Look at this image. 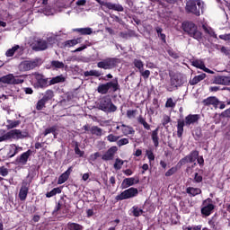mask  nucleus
<instances>
[{
  "instance_id": "30",
  "label": "nucleus",
  "mask_w": 230,
  "mask_h": 230,
  "mask_svg": "<svg viewBox=\"0 0 230 230\" xmlns=\"http://www.w3.org/2000/svg\"><path fill=\"white\" fill-rule=\"evenodd\" d=\"M73 31H77V33H80L81 35H91V33H93V29L90 27L77 28L74 29Z\"/></svg>"
},
{
  "instance_id": "20",
  "label": "nucleus",
  "mask_w": 230,
  "mask_h": 230,
  "mask_svg": "<svg viewBox=\"0 0 230 230\" xmlns=\"http://www.w3.org/2000/svg\"><path fill=\"white\" fill-rule=\"evenodd\" d=\"M73 172V167H69L65 172H63L58 180V184H64L67 179H69V176L71 175V172Z\"/></svg>"
},
{
  "instance_id": "32",
  "label": "nucleus",
  "mask_w": 230,
  "mask_h": 230,
  "mask_svg": "<svg viewBox=\"0 0 230 230\" xmlns=\"http://www.w3.org/2000/svg\"><path fill=\"white\" fill-rule=\"evenodd\" d=\"M204 78H206V74H201V75H196L194 78H192L190 81V84L197 85V84H199V82H202V80H204Z\"/></svg>"
},
{
  "instance_id": "39",
  "label": "nucleus",
  "mask_w": 230,
  "mask_h": 230,
  "mask_svg": "<svg viewBox=\"0 0 230 230\" xmlns=\"http://www.w3.org/2000/svg\"><path fill=\"white\" fill-rule=\"evenodd\" d=\"M54 97H55V93H53V90H47L42 98L45 101L49 102V100H53Z\"/></svg>"
},
{
  "instance_id": "63",
  "label": "nucleus",
  "mask_w": 230,
  "mask_h": 230,
  "mask_svg": "<svg viewBox=\"0 0 230 230\" xmlns=\"http://www.w3.org/2000/svg\"><path fill=\"white\" fill-rule=\"evenodd\" d=\"M194 181L196 182H202V176L196 172L194 176Z\"/></svg>"
},
{
  "instance_id": "22",
  "label": "nucleus",
  "mask_w": 230,
  "mask_h": 230,
  "mask_svg": "<svg viewBox=\"0 0 230 230\" xmlns=\"http://www.w3.org/2000/svg\"><path fill=\"white\" fill-rule=\"evenodd\" d=\"M104 6H106V8H109V10H115V12H123L124 10L123 5L119 4H113L111 2L105 3Z\"/></svg>"
},
{
  "instance_id": "4",
  "label": "nucleus",
  "mask_w": 230,
  "mask_h": 230,
  "mask_svg": "<svg viewBox=\"0 0 230 230\" xmlns=\"http://www.w3.org/2000/svg\"><path fill=\"white\" fill-rule=\"evenodd\" d=\"M98 109L103 112H116L118 107L112 103V100L109 96L101 98L98 102Z\"/></svg>"
},
{
  "instance_id": "16",
  "label": "nucleus",
  "mask_w": 230,
  "mask_h": 230,
  "mask_svg": "<svg viewBox=\"0 0 230 230\" xmlns=\"http://www.w3.org/2000/svg\"><path fill=\"white\" fill-rule=\"evenodd\" d=\"M217 85H230V76L217 75L214 79Z\"/></svg>"
},
{
  "instance_id": "3",
  "label": "nucleus",
  "mask_w": 230,
  "mask_h": 230,
  "mask_svg": "<svg viewBox=\"0 0 230 230\" xmlns=\"http://www.w3.org/2000/svg\"><path fill=\"white\" fill-rule=\"evenodd\" d=\"M119 89V84L118 78L113 79L111 82L99 84L97 93L100 94H107V93H116Z\"/></svg>"
},
{
  "instance_id": "55",
  "label": "nucleus",
  "mask_w": 230,
  "mask_h": 230,
  "mask_svg": "<svg viewBox=\"0 0 230 230\" xmlns=\"http://www.w3.org/2000/svg\"><path fill=\"white\" fill-rule=\"evenodd\" d=\"M55 130H57L55 127L49 128L45 129L44 136H48V134H54V137H57L55 135Z\"/></svg>"
},
{
  "instance_id": "33",
  "label": "nucleus",
  "mask_w": 230,
  "mask_h": 230,
  "mask_svg": "<svg viewBox=\"0 0 230 230\" xmlns=\"http://www.w3.org/2000/svg\"><path fill=\"white\" fill-rule=\"evenodd\" d=\"M62 82H66V77L64 75H57L50 79L49 84L55 85V84H61Z\"/></svg>"
},
{
  "instance_id": "53",
  "label": "nucleus",
  "mask_w": 230,
  "mask_h": 230,
  "mask_svg": "<svg viewBox=\"0 0 230 230\" xmlns=\"http://www.w3.org/2000/svg\"><path fill=\"white\" fill-rule=\"evenodd\" d=\"M47 42H48V46H53V44L57 43V37H55V36H49Z\"/></svg>"
},
{
  "instance_id": "43",
  "label": "nucleus",
  "mask_w": 230,
  "mask_h": 230,
  "mask_svg": "<svg viewBox=\"0 0 230 230\" xmlns=\"http://www.w3.org/2000/svg\"><path fill=\"white\" fill-rule=\"evenodd\" d=\"M84 76H102V73L98 70H90L84 72Z\"/></svg>"
},
{
  "instance_id": "46",
  "label": "nucleus",
  "mask_w": 230,
  "mask_h": 230,
  "mask_svg": "<svg viewBox=\"0 0 230 230\" xmlns=\"http://www.w3.org/2000/svg\"><path fill=\"white\" fill-rule=\"evenodd\" d=\"M192 66H194V67H197L198 69H202V71H204V68L206 67V65H204L201 60H194L192 62Z\"/></svg>"
},
{
  "instance_id": "48",
  "label": "nucleus",
  "mask_w": 230,
  "mask_h": 230,
  "mask_svg": "<svg viewBox=\"0 0 230 230\" xmlns=\"http://www.w3.org/2000/svg\"><path fill=\"white\" fill-rule=\"evenodd\" d=\"M106 139L110 142V143H116V141L118 142V140L119 139V137L113 135V134H110L106 137Z\"/></svg>"
},
{
  "instance_id": "12",
  "label": "nucleus",
  "mask_w": 230,
  "mask_h": 230,
  "mask_svg": "<svg viewBox=\"0 0 230 230\" xmlns=\"http://www.w3.org/2000/svg\"><path fill=\"white\" fill-rule=\"evenodd\" d=\"M203 208H201V213L205 217H209L211 215L213 209H215V205L211 203V199H208L203 202Z\"/></svg>"
},
{
  "instance_id": "17",
  "label": "nucleus",
  "mask_w": 230,
  "mask_h": 230,
  "mask_svg": "<svg viewBox=\"0 0 230 230\" xmlns=\"http://www.w3.org/2000/svg\"><path fill=\"white\" fill-rule=\"evenodd\" d=\"M19 152H22V147L15 144L9 146V152L7 154L8 157H15Z\"/></svg>"
},
{
  "instance_id": "35",
  "label": "nucleus",
  "mask_w": 230,
  "mask_h": 230,
  "mask_svg": "<svg viewBox=\"0 0 230 230\" xmlns=\"http://www.w3.org/2000/svg\"><path fill=\"white\" fill-rule=\"evenodd\" d=\"M66 227L68 230H84V226L78 223L68 222Z\"/></svg>"
},
{
  "instance_id": "18",
  "label": "nucleus",
  "mask_w": 230,
  "mask_h": 230,
  "mask_svg": "<svg viewBox=\"0 0 230 230\" xmlns=\"http://www.w3.org/2000/svg\"><path fill=\"white\" fill-rule=\"evenodd\" d=\"M204 105H213L215 109H218V105H220V101L217 97H208L203 101Z\"/></svg>"
},
{
  "instance_id": "2",
  "label": "nucleus",
  "mask_w": 230,
  "mask_h": 230,
  "mask_svg": "<svg viewBox=\"0 0 230 230\" xmlns=\"http://www.w3.org/2000/svg\"><path fill=\"white\" fill-rule=\"evenodd\" d=\"M183 31L188 33L189 37H192L196 40L202 39V32L199 31L196 24L191 22H184L181 25Z\"/></svg>"
},
{
  "instance_id": "60",
  "label": "nucleus",
  "mask_w": 230,
  "mask_h": 230,
  "mask_svg": "<svg viewBox=\"0 0 230 230\" xmlns=\"http://www.w3.org/2000/svg\"><path fill=\"white\" fill-rule=\"evenodd\" d=\"M111 18L115 21V22H119V24H123V20L119 17L116 16L115 14H111Z\"/></svg>"
},
{
  "instance_id": "50",
  "label": "nucleus",
  "mask_w": 230,
  "mask_h": 230,
  "mask_svg": "<svg viewBox=\"0 0 230 230\" xmlns=\"http://www.w3.org/2000/svg\"><path fill=\"white\" fill-rule=\"evenodd\" d=\"M43 13L45 15H55L56 11L53 8H50L49 6L46 7L43 11Z\"/></svg>"
},
{
  "instance_id": "36",
  "label": "nucleus",
  "mask_w": 230,
  "mask_h": 230,
  "mask_svg": "<svg viewBox=\"0 0 230 230\" xmlns=\"http://www.w3.org/2000/svg\"><path fill=\"white\" fill-rule=\"evenodd\" d=\"M133 66L138 69V71H143V69H145V63H143V61L141 59H137V58H135L133 60Z\"/></svg>"
},
{
  "instance_id": "34",
  "label": "nucleus",
  "mask_w": 230,
  "mask_h": 230,
  "mask_svg": "<svg viewBox=\"0 0 230 230\" xmlns=\"http://www.w3.org/2000/svg\"><path fill=\"white\" fill-rule=\"evenodd\" d=\"M20 125L21 120L7 119L6 128H8V130H11L12 128H16V127H19Z\"/></svg>"
},
{
  "instance_id": "64",
  "label": "nucleus",
  "mask_w": 230,
  "mask_h": 230,
  "mask_svg": "<svg viewBox=\"0 0 230 230\" xmlns=\"http://www.w3.org/2000/svg\"><path fill=\"white\" fill-rule=\"evenodd\" d=\"M219 39H221L222 40H230V34L219 35Z\"/></svg>"
},
{
  "instance_id": "45",
  "label": "nucleus",
  "mask_w": 230,
  "mask_h": 230,
  "mask_svg": "<svg viewBox=\"0 0 230 230\" xmlns=\"http://www.w3.org/2000/svg\"><path fill=\"white\" fill-rule=\"evenodd\" d=\"M175 105H177V102L173 101L172 98H168L165 102L166 109H174Z\"/></svg>"
},
{
  "instance_id": "61",
  "label": "nucleus",
  "mask_w": 230,
  "mask_h": 230,
  "mask_svg": "<svg viewBox=\"0 0 230 230\" xmlns=\"http://www.w3.org/2000/svg\"><path fill=\"white\" fill-rule=\"evenodd\" d=\"M75 152L76 155H78L79 157L84 156V152L82 150H80V147H78V146H75Z\"/></svg>"
},
{
  "instance_id": "25",
  "label": "nucleus",
  "mask_w": 230,
  "mask_h": 230,
  "mask_svg": "<svg viewBox=\"0 0 230 230\" xmlns=\"http://www.w3.org/2000/svg\"><path fill=\"white\" fill-rule=\"evenodd\" d=\"M152 141L155 147L159 146V128H156L151 134Z\"/></svg>"
},
{
  "instance_id": "40",
  "label": "nucleus",
  "mask_w": 230,
  "mask_h": 230,
  "mask_svg": "<svg viewBox=\"0 0 230 230\" xmlns=\"http://www.w3.org/2000/svg\"><path fill=\"white\" fill-rule=\"evenodd\" d=\"M91 132L94 136H99V137H101L103 134V130L101 128L97 127V126H93L91 128Z\"/></svg>"
},
{
  "instance_id": "5",
  "label": "nucleus",
  "mask_w": 230,
  "mask_h": 230,
  "mask_svg": "<svg viewBox=\"0 0 230 230\" xmlns=\"http://www.w3.org/2000/svg\"><path fill=\"white\" fill-rule=\"evenodd\" d=\"M119 59L116 58H107L97 63L99 69H114L118 66Z\"/></svg>"
},
{
  "instance_id": "27",
  "label": "nucleus",
  "mask_w": 230,
  "mask_h": 230,
  "mask_svg": "<svg viewBox=\"0 0 230 230\" xmlns=\"http://www.w3.org/2000/svg\"><path fill=\"white\" fill-rule=\"evenodd\" d=\"M199 158V151H192L189 155L185 157L187 163H195Z\"/></svg>"
},
{
  "instance_id": "19",
  "label": "nucleus",
  "mask_w": 230,
  "mask_h": 230,
  "mask_svg": "<svg viewBox=\"0 0 230 230\" xmlns=\"http://www.w3.org/2000/svg\"><path fill=\"white\" fill-rule=\"evenodd\" d=\"M145 213V210L143 208H139V206L135 205L129 209V215L130 217H141Z\"/></svg>"
},
{
  "instance_id": "13",
  "label": "nucleus",
  "mask_w": 230,
  "mask_h": 230,
  "mask_svg": "<svg viewBox=\"0 0 230 230\" xmlns=\"http://www.w3.org/2000/svg\"><path fill=\"white\" fill-rule=\"evenodd\" d=\"M118 153V146H113L110 147L105 154L102 156V161H112Z\"/></svg>"
},
{
  "instance_id": "14",
  "label": "nucleus",
  "mask_w": 230,
  "mask_h": 230,
  "mask_svg": "<svg viewBox=\"0 0 230 230\" xmlns=\"http://www.w3.org/2000/svg\"><path fill=\"white\" fill-rule=\"evenodd\" d=\"M48 48H49L48 41L42 39L37 40L32 46V49L34 51H44L48 49Z\"/></svg>"
},
{
  "instance_id": "44",
  "label": "nucleus",
  "mask_w": 230,
  "mask_h": 230,
  "mask_svg": "<svg viewBox=\"0 0 230 230\" xmlns=\"http://www.w3.org/2000/svg\"><path fill=\"white\" fill-rule=\"evenodd\" d=\"M123 164H125V162L119 158H117L113 164V168H115V170H121Z\"/></svg>"
},
{
  "instance_id": "41",
  "label": "nucleus",
  "mask_w": 230,
  "mask_h": 230,
  "mask_svg": "<svg viewBox=\"0 0 230 230\" xmlns=\"http://www.w3.org/2000/svg\"><path fill=\"white\" fill-rule=\"evenodd\" d=\"M21 47L19 45H15L14 47H13L12 49H9L6 52H5V57H13V55H15V52L17 51V49H19Z\"/></svg>"
},
{
  "instance_id": "54",
  "label": "nucleus",
  "mask_w": 230,
  "mask_h": 230,
  "mask_svg": "<svg viewBox=\"0 0 230 230\" xmlns=\"http://www.w3.org/2000/svg\"><path fill=\"white\" fill-rule=\"evenodd\" d=\"M118 146H124V145H128V138H121L117 140Z\"/></svg>"
},
{
  "instance_id": "29",
  "label": "nucleus",
  "mask_w": 230,
  "mask_h": 230,
  "mask_svg": "<svg viewBox=\"0 0 230 230\" xmlns=\"http://www.w3.org/2000/svg\"><path fill=\"white\" fill-rule=\"evenodd\" d=\"M137 182H139V179L132 177L124 179L122 184H124L126 188H128L129 186H134V184H137Z\"/></svg>"
},
{
  "instance_id": "7",
  "label": "nucleus",
  "mask_w": 230,
  "mask_h": 230,
  "mask_svg": "<svg viewBox=\"0 0 230 230\" xmlns=\"http://www.w3.org/2000/svg\"><path fill=\"white\" fill-rule=\"evenodd\" d=\"M31 181H23L22 182L18 197L22 202H24L28 199V193H30Z\"/></svg>"
},
{
  "instance_id": "21",
  "label": "nucleus",
  "mask_w": 230,
  "mask_h": 230,
  "mask_svg": "<svg viewBox=\"0 0 230 230\" xmlns=\"http://www.w3.org/2000/svg\"><path fill=\"white\" fill-rule=\"evenodd\" d=\"M121 132L124 136H134L136 130L131 126L121 124Z\"/></svg>"
},
{
  "instance_id": "11",
  "label": "nucleus",
  "mask_w": 230,
  "mask_h": 230,
  "mask_svg": "<svg viewBox=\"0 0 230 230\" xmlns=\"http://www.w3.org/2000/svg\"><path fill=\"white\" fill-rule=\"evenodd\" d=\"M39 66V61L31 60V61H22L19 67L21 71H31V69H35Z\"/></svg>"
},
{
  "instance_id": "23",
  "label": "nucleus",
  "mask_w": 230,
  "mask_h": 230,
  "mask_svg": "<svg viewBox=\"0 0 230 230\" xmlns=\"http://www.w3.org/2000/svg\"><path fill=\"white\" fill-rule=\"evenodd\" d=\"M199 117L197 114L188 115L185 118V125H186V127H190V125H194V123H197V121H199Z\"/></svg>"
},
{
  "instance_id": "6",
  "label": "nucleus",
  "mask_w": 230,
  "mask_h": 230,
  "mask_svg": "<svg viewBox=\"0 0 230 230\" xmlns=\"http://www.w3.org/2000/svg\"><path fill=\"white\" fill-rule=\"evenodd\" d=\"M137 193H139L137 189L131 187L116 196V200H127L128 199H133V197H137Z\"/></svg>"
},
{
  "instance_id": "1",
  "label": "nucleus",
  "mask_w": 230,
  "mask_h": 230,
  "mask_svg": "<svg viewBox=\"0 0 230 230\" xmlns=\"http://www.w3.org/2000/svg\"><path fill=\"white\" fill-rule=\"evenodd\" d=\"M185 10L188 13H193L199 17L200 11L204 13V10H206V4L202 0H189L186 3Z\"/></svg>"
},
{
  "instance_id": "51",
  "label": "nucleus",
  "mask_w": 230,
  "mask_h": 230,
  "mask_svg": "<svg viewBox=\"0 0 230 230\" xmlns=\"http://www.w3.org/2000/svg\"><path fill=\"white\" fill-rule=\"evenodd\" d=\"M175 173H177V167H172L165 172V177H172Z\"/></svg>"
},
{
  "instance_id": "9",
  "label": "nucleus",
  "mask_w": 230,
  "mask_h": 230,
  "mask_svg": "<svg viewBox=\"0 0 230 230\" xmlns=\"http://www.w3.org/2000/svg\"><path fill=\"white\" fill-rule=\"evenodd\" d=\"M9 134L11 136V139H15L16 141H19V139H24V137H28V136H30V133L26 129H12L9 131Z\"/></svg>"
},
{
  "instance_id": "62",
  "label": "nucleus",
  "mask_w": 230,
  "mask_h": 230,
  "mask_svg": "<svg viewBox=\"0 0 230 230\" xmlns=\"http://www.w3.org/2000/svg\"><path fill=\"white\" fill-rule=\"evenodd\" d=\"M0 175H2V177H6V175H8V169H6L4 167H1L0 168Z\"/></svg>"
},
{
  "instance_id": "59",
  "label": "nucleus",
  "mask_w": 230,
  "mask_h": 230,
  "mask_svg": "<svg viewBox=\"0 0 230 230\" xmlns=\"http://www.w3.org/2000/svg\"><path fill=\"white\" fill-rule=\"evenodd\" d=\"M169 122H170V116L164 115V118H163V120H162V125L164 127H166V125H168Z\"/></svg>"
},
{
  "instance_id": "42",
  "label": "nucleus",
  "mask_w": 230,
  "mask_h": 230,
  "mask_svg": "<svg viewBox=\"0 0 230 230\" xmlns=\"http://www.w3.org/2000/svg\"><path fill=\"white\" fill-rule=\"evenodd\" d=\"M202 28L204 31H206V33H208V35H210V37H214V39H217V33H215V31H213L211 27H207L206 24H203Z\"/></svg>"
},
{
  "instance_id": "31",
  "label": "nucleus",
  "mask_w": 230,
  "mask_h": 230,
  "mask_svg": "<svg viewBox=\"0 0 230 230\" xmlns=\"http://www.w3.org/2000/svg\"><path fill=\"white\" fill-rule=\"evenodd\" d=\"M184 125H186V122H184V120H178V124H177L178 137H182V133L184 132Z\"/></svg>"
},
{
  "instance_id": "8",
  "label": "nucleus",
  "mask_w": 230,
  "mask_h": 230,
  "mask_svg": "<svg viewBox=\"0 0 230 230\" xmlns=\"http://www.w3.org/2000/svg\"><path fill=\"white\" fill-rule=\"evenodd\" d=\"M0 82H2V84H8L11 85H15V84H22V82H24V80H22L19 77H15L12 74H9L7 75L1 77Z\"/></svg>"
},
{
  "instance_id": "57",
  "label": "nucleus",
  "mask_w": 230,
  "mask_h": 230,
  "mask_svg": "<svg viewBox=\"0 0 230 230\" xmlns=\"http://www.w3.org/2000/svg\"><path fill=\"white\" fill-rule=\"evenodd\" d=\"M141 76L143 78L146 79L150 77V70H145V68L142 69V71L139 72Z\"/></svg>"
},
{
  "instance_id": "38",
  "label": "nucleus",
  "mask_w": 230,
  "mask_h": 230,
  "mask_svg": "<svg viewBox=\"0 0 230 230\" xmlns=\"http://www.w3.org/2000/svg\"><path fill=\"white\" fill-rule=\"evenodd\" d=\"M59 193H62V189L60 188H54L52 190L49 192L46 193L47 199H51V197H55V195H58Z\"/></svg>"
},
{
  "instance_id": "15",
  "label": "nucleus",
  "mask_w": 230,
  "mask_h": 230,
  "mask_svg": "<svg viewBox=\"0 0 230 230\" xmlns=\"http://www.w3.org/2000/svg\"><path fill=\"white\" fill-rule=\"evenodd\" d=\"M33 77L34 80H36L37 87H40V89L48 87V79L44 78V75L36 73L33 75Z\"/></svg>"
},
{
  "instance_id": "58",
  "label": "nucleus",
  "mask_w": 230,
  "mask_h": 230,
  "mask_svg": "<svg viewBox=\"0 0 230 230\" xmlns=\"http://www.w3.org/2000/svg\"><path fill=\"white\" fill-rule=\"evenodd\" d=\"M98 157H102V155L100 154V152H96L93 155H90V161H96V159H98Z\"/></svg>"
},
{
  "instance_id": "37",
  "label": "nucleus",
  "mask_w": 230,
  "mask_h": 230,
  "mask_svg": "<svg viewBox=\"0 0 230 230\" xmlns=\"http://www.w3.org/2000/svg\"><path fill=\"white\" fill-rule=\"evenodd\" d=\"M52 69H64L66 67V65H64V62L54 60L50 64Z\"/></svg>"
},
{
  "instance_id": "49",
  "label": "nucleus",
  "mask_w": 230,
  "mask_h": 230,
  "mask_svg": "<svg viewBox=\"0 0 230 230\" xmlns=\"http://www.w3.org/2000/svg\"><path fill=\"white\" fill-rule=\"evenodd\" d=\"M10 139H12V137L10 135V131H8L7 133L0 136V143H3V141H10Z\"/></svg>"
},
{
  "instance_id": "28",
  "label": "nucleus",
  "mask_w": 230,
  "mask_h": 230,
  "mask_svg": "<svg viewBox=\"0 0 230 230\" xmlns=\"http://www.w3.org/2000/svg\"><path fill=\"white\" fill-rule=\"evenodd\" d=\"M81 42L82 38L68 40L65 42V48H73V46H76V44H81Z\"/></svg>"
},
{
  "instance_id": "47",
  "label": "nucleus",
  "mask_w": 230,
  "mask_h": 230,
  "mask_svg": "<svg viewBox=\"0 0 230 230\" xmlns=\"http://www.w3.org/2000/svg\"><path fill=\"white\" fill-rule=\"evenodd\" d=\"M48 102L45 101L43 98L40 99V101H38L37 104H36V109L37 111H42L44 109V107H46V103Z\"/></svg>"
},
{
  "instance_id": "52",
  "label": "nucleus",
  "mask_w": 230,
  "mask_h": 230,
  "mask_svg": "<svg viewBox=\"0 0 230 230\" xmlns=\"http://www.w3.org/2000/svg\"><path fill=\"white\" fill-rule=\"evenodd\" d=\"M146 154L150 163L155 160V155H154V152L152 150H146Z\"/></svg>"
},
{
  "instance_id": "26",
  "label": "nucleus",
  "mask_w": 230,
  "mask_h": 230,
  "mask_svg": "<svg viewBox=\"0 0 230 230\" xmlns=\"http://www.w3.org/2000/svg\"><path fill=\"white\" fill-rule=\"evenodd\" d=\"M186 192L191 197H196V195H200L202 193V190L199 188L189 187L186 189Z\"/></svg>"
},
{
  "instance_id": "56",
  "label": "nucleus",
  "mask_w": 230,
  "mask_h": 230,
  "mask_svg": "<svg viewBox=\"0 0 230 230\" xmlns=\"http://www.w3.org/2000/svg\"><path fill=\"white\" fill-rule=\"evenodd\" d=\"M136 112H137V110H129L127 111V116L128 119H132V118H136Z\"/></svg>"
},
{
  "instance_id": "24",
  "label": "nucleus",
  "mask_w": 230,
  "mask_h": 230,
  "mask_svg": "<svg viewBox=\"0 0 230 230\" xmlns=\"http://www.w3.org/2000/svg\"><path fill=\"white\" fill-rule=\"evenodd\" d=\"M171 85L172 87H180V85H182V81L181 80V76L179 75L171 76Z\"/></svg>"
},
{
  "instance_id": "10",
  "label": "nucleus",
  "mask_w": 230,
  "mask_h": 230,
  "mask_svg": "<svg viewBox=\"0 0 230 230\" xmlns=\"http://www.w3.org/2000/svg\"><path fill=\"white\" fill-rule=\"evenodd\" d=\"M31 155V150H28L24 153H22L20 156H17L15 160V164H18L19 166H26L28 164V159H30V156Z\"/></svg>"
}]
</instances>
